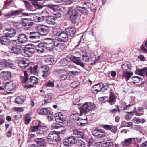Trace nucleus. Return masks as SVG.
I'll return each instance as SVG.
<instances>
[{"mask_svg":"<svg viewBox=\"0 0 147 147\" xmlns=\"http://www.w3.org/2000/svg\"><path fill=\"white\" fill-rule=\"evenodd\" d=\"M92 0H84L82 3L84 6H78L77 9H74L70 12V19L73 23L76 22L77 19L79 18L81 16V13L85 15L88 14L89 10L94 11L96 7H93L92 3H91Z\"/></svg>","mask_w":147,"mask_h":147,"instance_id":"nucleus-1","label":"nucleus"},{"mask_svg":"<svg viewBox=\"0 0 147 147\" xmlns=\"http://www.w3.org/2000/svg\"><path fill=\"white\" fill-rule=\"evenodd\" d=\"M24 76L21 78L22 82L23 83H27L28 85H25L24 88H29L33 87V85L38 83L39 79L34 76H31L29 79L28 75L26 71H24Z\"/></svg>","mask_w":147,"mask_h":147,"instance_id":"nucleus-2","label":"nucleus"},{"mask_svg":"<svg viewBox=\"0 0 147 147\" xmlns=\"http://www.w3.org/2000/svg\"><path fill=\"white\" fill-rule=\"evenodd\" d=\"M132 68L131 65L127 61L123 63L121 65V69L123 71L122 76L127 81L133 75V72L131 71Z\"/></svg>","mask_w":147,"mask_h":147,"instance_id":"nucleus-3","label":"nucleus"},{"mask_svg":"<svg viewBox=\"0 0 147 147\" xmlns=\"http://www.w3.org/2000/svg\"><path fill=\"white\" fill-rule=\"evenodd\" d=\"M46 39L49 40V44L51 46H53L55 49L58 51L60 52L62 51L65 47L64 44L59 42L57 40L51 38H46Z\"/></svg>","mask_w":147,"mask_h":147,"instance_id":"nucleus-4","label":"nucleus"},{"mask_svg":"<svg viewBox=\"0 0 147 147\" xmlns=\"http://www.w3.org/2000/svg\"><path fill=\"white\" fill-rule=\"evenodd\" d=\"M61 138L59 135L52 131L49 134L47 140L50 144H53L54 142H59Z\"/></svg>","mask_w":147,"mask_h":147,"instance_id":"nucleus-5","label":"nucleus"},{"mask_svg":"<svg viewBox=\"0 0 147 147\" xmlns=\"http://www.w3.org/2000/svg\"><path fill=\"white\" fill-rule=\"evenodd\" d=\"M35 29L42 36L47 35L50 31L49 27L44 25H40L36 26Z\"/></svg>","mask_w":147,"mask_h":147,"instance_id":"nucleus-6","label":"nucleus"},{"mask_svg":"<svg viewBox=\"0 0 147 147\" xmlns=\"http://www.w3.org/2000/svg\"><path fill=\"white\" fill-rule=\"evenodd\" d=\"M12 46L11 48L12 52L17 55L19 54L21 52V47L18 43L17 40H13L12 41Z\"/></svg>","mask_w":147,"mask_h":147,"instance_id":"nucleus-7","label":"nucleus"},{"mask_svg":"<svg viewBox=\"0 0 147 147\" xmlns=\"http://www.w3.org/2000/svg\"><path fill=\"white\" fill-rule=\"evenodd\" d=\"M54 72L56 74L59 75V78L61 80H65L67 78V72L65 69H57Z\"/></svg>","mask_w":147,"mask_h":147,"instance_id":"nucleus-8","label":"nucleus"},{"mask_svg":"<svg viewBox=\"0 0 147 147\" xmlns=\"http://www.w3.org/2000/svg\"><path fill=\"white\" fill-rule=\"evenodd\" d=\"M49 67L48 66H41L39 68L38 74L43 78H45L48 75V71L49 70Z\"/></svg>","mask_w":147,"mask_h":147,"instance_id":"nucleus-9","label":"nucleus"},{"mask_svg":"<svg viewBox=\"0 0 147 147\" xmlns=\"http://www.w3.org/2000/svg\"><path fill=\"white\" fill-rule=\"evenodd\" d=\"M76 138L74 136H71L66 138L64 144L66 146H71L77 142Z\"/></svg>","mask_w":147,"mask_h":147,"instance_id":"nucleus-10","label":"nucleus"},{"mask_svg":"<svg viewBox=\"0 0 147 147\" xmlns=\"http://www.w3.org/2000/svg\"><path fill=\"white\" fill-rule=\"evenodd\" d=\"M34 23L32 20L26 18H24L22 21V24L25 30L30 29Z\"/></svg>","mask_w":147,"mask_h":147,"instance_id":"nucleus-11","label":"nucleus"},{"mask_svg":"<svg viewBox=\"0 0 147 147\" xmlns=\"http://www.w3.org/2000/svg\"><path fill=\"white\" fill-rule=\"evenodd\" d=\"M24 11V9H20L18 10H12L10 11L9 13L5 15V16L8 18H14L17 15H21Z\"/></svg>","mask_w":147,"mask_h":147,"instance_id":"nucleus-12","label":"nucleus"},{"mask_svg":"<svg viewBox=\"0 0 147 147\" xmlns=\"http://www.w3.org/2000/svg\"><path fill=\"white\" fill-rule=\"evenodd\" d=\"M74 56L73 57V61L76 64L79 65L82 67H84V63L81 61V60L79 59L80 58L78 55H80V53L78 52H76L74 53Z\"/></svg>","mask_w":147,"mask_h":147,"instance_id":"nucleus-13","label":"nucleus"},{"mask_svg":"<svg viewBox=\"0 0 147 147\" xmlns=\"http://www.w3.org/2000/svg\"><path fill=\"white\" fill-rule=\"evenodd\" d=\"M73 115V116L76 115L75 116V117H74L73 118L75 120H76L77 121H79L77 123L78 125L81 126H84L87 123V121L86 120V118L84 119L80 117H77V116H78V114H75L74 115Z\"/></svg>","mask_w":147,"mask_h":147,"instance_id":"nucleus-14","label":"nucleus"},{"mask_svg":"<svg viewBox=\"0 0 147 147\" xmlns=\"http://www.w3.org/2000/svg\"><path fill=\"white\" fill-rule=\"evenodd\" d=\"M82 108L84 110L92 111L95 108V105L91 102H86L83 105Z\"/></svg>","mask_w":147,"mask_h":147,"instance_id":"nucleus-15","label":"nucleus"},{"mask_svg":"<svg viewBox=\"0 0 147 147\" xmlns=\"http://www.w3.org/2000/svg\"><path fill=\"white\" fill-rule=\"evenodd\" d=\"M16 40H18V43L19 42L21 43H25L28 40V34L26 35L24 34H19L18 36L17 39Z\"/></svg>","mask_w":147,"mask_h":147,"instance_id":"nucleus-16","label":"nucleus"},{"mask_svg":"<svg viewBox=\"0 0 147 147\" xmlns=\"http://www.w3.org/2000/svg\"><path fill=\"white\" fill-rule=\"evenodd\" d=\"M55 121L59 123H61L65 120L64 116L63 115L62 113L59 112L56 113L55 115Z\"/></svg>","mask_w":147,"mask_h":147,"instance_id":"nucleus-17","label":"nucleus"},{"mask_svg":"<svg viewBox=\"0 0 147 147\" xmlns=\"http://www.w3.org/2000/svg\"><path fill=\"white\" fill-rule=\"evenodd\" d=\"M11 77V73L9 71H3L0 73V78L6 81L10 79Z\"/></svg>","mask_w":147,"mask_h":147,"instance_id":"nucleus-18","label":"nucleus"},{"mask_svg":"<svg viewBox=\"0 0 147 147\" xmlns=\"http://www.w3.org/2000/svg\"><path fill=\"white\" fill-rule=\"evenodd\" d=\"M103 84L100 83L95 85L92 88V91L94 94H97L102 90Z\"/></svg>","mask_w":147,"mask_h":147,"instance_id":"nucleus-19","label":"nucleus"},{"mask_svg":"<svg viewBox=\"0 0 147 147\" xmlns=\"http://www.w3.org/2000/svg\"><path fill=\"white\" fill-rule=\"evenodd\" d=\"M131 79L133 81V82L135 84L138 86H140L143 83L142 78L139 77L134 76Z\"/></svg>","mask_w":147,"mask_h":147,"instance_id":"nucleus-20","label":"nucleus"},{"mask_svg":"<svg viewBox=\"0 0 147 147\" xmlns=\"http://www.w3.org/2000/svg\"><path fill=\"white\" fill-rule=\"evenodd\" d=\"M65 30L67 35L71 37L74 36L76 31V28L73 26L67 28Z\"/></svg>","mask_w":147,"mask_h":147,"instance_id":"nucleus-21","label":"nucleus"},{"mask_svg":"<svg viewBox=\"0 0 147 147\" xmlns=\"http://www.w3.org/2000/svg\"><path fill=\"white\" fill-rule=\"evenodd\" d=\"M5 35L0 37V43L3 45H8L11 42L10 40Z\"/></svg>","mask_w":147,"mask_h":147,"instance_id":"nucleus-22","label":"nucleus"},{"mask_svg":"<svg viewBox=\"0 0 147 147\" xmlns=\"http://www.w3.org/2000/svg\"><path fill=\"white\" fill-rule=\"evenodd\" d=\"M34 52L35 49H32L30 47L24 50L23 55L25 57H30L31 56V55L34 53Z\"/></svg>","mask_w":147,"mask_h":147,"instance_id":"nucleus-23","label":"nucleus"},{"mask_svg":"<svg viewBox=\"0 0 147 147\" xmlns=\"http://www.w3.org/2000/svg\"><path fill=\"white\" fill-rule=\"evenodd\" d=\"M5 89L7 90L12 91L16 86L15 84L12 82H7L5 84Z\"/></svg>","mask_w":147,"mask_h":147,"instance_id":"nucleus-24","label":"nucleus"},{"mask_svg":"<svg viewBox=\"0 0 147 147\" xmlns=\"http://www.w3.org/2000/svg\"><path fill=\"white\" fill-rule=\"evenodd\" d=\"M70 62L66 58H63L61 59L59 62V66L65 67H68Z\"/></svg>","mask_w":147,"mask_h":147,"instance_id":"nucleus-25","label":"nucleus"},{"mask_svg":"<svg viewBox=\"0 0 147 147\" xmlns=\"http://www.w3.org/2000/svg\"><path fill=\"white\" fill-rule=\"evenodd\" d=\"M53 129H59L57 132L59 134H62L65 133V129L63 127L59 125H53Z\"/></svg>","mask_w":147,"mask_h":147,"instance_id":"nucleus-26","label":"nucleus"},{"mask_svg":"<svg viewBox=\"0 0 147 147\" xmlns=\"http://www.w3.org/2000/svg\"><path fill=\"white\" fill-rule=\"evenodd\" d=\"M59 39L63 42H66L68 40V36L65 32H62L58 36Z\"/></svg>","mask_w":147,"mask_h":147,"instance_id":"nucleus-27","label":"nucleus"},{"mask_svg":"<svg viewBox=\"0 0 147 147\" xmlns=\"http://www.w3.org/2000/svg\"><path fill=\"white\" fill-rule=\"evenodd\" d=\"M52 30L54 35L58 36L62 32L61 29L58 26H55L52 27Z\"/></svg>","mask_w":147,"mask_h":147,"instance_id":"nucleus-28","label":"nucleus"},{"mask_svg":"<svg viewBox=\"0 0 147 147\" xmlns=\"http://www.w3.org/2000/svg\"><path fill=\"white\" fill-rule=\"evenodd\" d=\"M36 143L41 147H45L46 144L44 139L42 138H38L35 140Z\"/></svg>","mask_w":147,"mask_h":147,"instance_id":"nucleus-29","label":"nucleus"},{"mask_svg":"<svg viewBox=\"0 0 147 147\" xmlns=\"http://www.w3.org/2000/svg\"><path fill=\"white\" fill-rule=\"evenodd\" d=\"M8 32L5 34V35L8 38L13 37L16 32V30L13 28H11L7 30Z\"/></svg>","mask_w":147,"mask_h":147,"instance_id":"nucleus-30","label":"nucleus"},{"mask_svg":"<svg viewBox=\"0 0 147 147\" xmlns=\"http://www.w3.org/2000/svg\"><path fill=\"white\" fill-rule=\"evenodd\" d=\"M45 48L44 44L42 43H40L37 46L36 49L38 53H41L44 51Z\"/></svg>","mask_w":147,"mask_h":147,"instance_id":"nucleus-31","label":"nucleus"},{"mask_svg":"<svg viewBox=\"0 0 147 147\" xmlns=\"http://www.w3.org/2000/svg\"><path fill=\"white\" fill-rule=\"evenodd\" d=\"M19 66L22 69H24L28 67L29 65L28 61L26 59H22L19 62Z\"/></svg>","mask_w":147,"mask_h":147,"instance_id":"nucleus-32","label":"nucleus"},{"mask_svg":"<svg viewBox=\"0 0 147 147\" xmlns=\"http://www.w3.org/2000/svg\"><path fill=\"white\" fill-rule=\"evenodd\" d=\"M46 21L48 24L54 25L55 23V18L54 16H49L46 19Z\"/></svg>","mask_w":147,"mask_h":147,"instance_id":"nucleus-33","label":"nucleus"},{"mask_svg":"<svg viewBox=\"0 0 147 147\" xmlns=\"http://www.w3.org/2000/svg\"><path fill=\"white\" fill-rule=\"evenodd\" d=\"M44 61L47 64L51 65L53 64L54 59L52 56H49L45 59Z\"/></svg>","mask_w":147,"mask_h":147,"instance_id":"nucleus-34","label":"nucleus"},{"mask_svg":"<svg viewBox=\"0 0 147 147\" xmlns=\"http://www.w3.org/2000/svg\"><path fill=\"white\" fill-rule=\"evenodd\" d=\"M50 111L48 110V108H45L38 109L37 112L38 114L39 115H45L48 113Z\"/></svg>","mask_w":147,"mask_h":147,"instance_id":"nucleus-35","label":"nucleus"},{"mask_svg":"<svg viewBox=\"0 0 147 147\" xmlns=\"http://www.w3.org/2000/svg\"><path fill=\"white\" fill-rule=\"evenodd\" d=\"M133 138H130L125 139L124 141L121 142V144L123 146H128L131 143Z\"/></svg>","mask_w":147,"mask_h":147,"instance_id":"nucleus-36","label":"nucleus"},{"mask_svg":"<svg viewBox=\"0 0 147 147\" xmlns=\"http://www.w3.org/2000/svg\"><path fill=\"white\" fill-rule=\"evenodd\" d=\"M115 102L114 94L113 92H111L109 96L108 102L111 105H112L114 104Z\"/></svg>","mask_w":147,"mask_h":147,"instance_id":"nucleus-37","label":"nucleus"},{"mask_svg":"<svg viewBox=\"0 0 147 147\" xmlns=\"http://www.w3.org/2000/svg\"><path fill=\"white\" fill-rule=\"evenodd\" d=\"M47 7L54 11L59 9V7L57 5H53L50 4H48L47 5Z\"/></svg>","mask_w":147,"mask_h":147,"instance_id":"nucleus-38","label":"nucleus"},{"mask_svg":"<svg viewBox=\"0 0 147 147\" xmlns=\"http://www.w3.org/2000/svg\"><path fill=\"white\" fill-rule=\"evenodd\" d=\"M135 103L134 100V99H131V102L130 104L128 105H125L123 108L124 110H128L130 109H131V107Z\"/></svg>","mask_w":147,"mask_h":147,"instance_id":"nucleus-39","label":"nucleus"},{"mask_svg":"<svg viewBox=\"0 0 147 147\" xmlns=\"http://www.w3.org/2000/svg\"><path fill=\"white\" fill-rule=\"evenodd\" d=\"M24 100V97L21 96L17 97L15 99V101L17 103L21 104L23 102Z\"/></svg>","mask_w":147,"mask_h":147,"instance_id":"nucleus-40","label":"nucleus"},{"mask_svg":"<svg viewBox=\"0 0 147 147\" xmlns=\"http://www.w3.org/2000/svg\"><path fill=\"white\" fill-rule=\"evenodd\" d=\"M31 117L30 115H25L24 123L26 125H28L30 122Z\"/></svg>","mask_w":147,"mask_h":147,"instance_id":"nucleus-41","label":"nucleus"},{"mask_svg":"<svg viewBox=\"0 0 147 147\" xmlns=\"http://www.w3.org/2000/svg\"><path fill=\"white\" fill-rule=\"evenodd\" d=\"M82 53H83L82 60L85 62L88 61L89 60V57L86 53V51H82Z\"/></svg>","mask_w":147,"mask_h":147,"instance_id":"nucleus-42","label":"nucleus"},{"mask_svg":"<svg viewBox=\"0 0 147 147\" xmlns=\"http://www.w3.org/2000/svg\"><path fill=\"white\" fill-rule=\"evenodd\" d=\"M133 119L136 122L135 123L136 124H138L140 123H143L146 121L144 119H138L136 117H134Z\"/></svg>","mask_w":147,"mask_h":147,"instance_id":"nucleus-43","label":"nucleus"},{"mask_svg":"<svg viewBox=\"0 0 147 147\" xmlns=\"http://www.w3.org/2000/svg\"><path fill=\"white\" fill-rule=\"evenodd\" d=\"M39 130L41 131L42 132L45 131L47 129V127L43 125L41 123H39Z\"/></svg>","mask_w":147,"mask_h":147,"instance_id":"nucleus-44","label":"nucleus"},{"mask_svg":"<svg viewBox=\"0 0 147 147\" xmlns=\"http://www.w3.org/2000/svg\"><path fill=\"white\" fill-rule=\"evenodd\" d=\"M145 68L143 69H139L136 70L135 71L136 74H138L140 76H142L144 74Z\"/></svg>","mask_w":147,"mask_h":147,"instance_id":"nucleus-45","label":"nucleus"},{"mask_svg":"<svg viewBox=\"0 0 147 147\" xmlns=\"http://www.w3.org/2000/svg\"><path fill=\"white\" fill-rule=\"evenodd\" d=\"M39 123L36 126L32 127L30 128V130L31 132H35L39 130Z\"/></svg>","mask_w":147,"mask_h":147,"instance_id":"nucleus-46","label":"nucleus"},{"mask_svg":"<svg viewBox=\"0 0 147 147\" xmlns=\"http://www.w3.org/2000/svg\"><path fill=\"white\" fill-rule=\"evenodd\" d=\"M103 131V130L101 129L96 128L94 130L92 131V134L94 136L97 137L99 131Z\"/></svg>","mask_w":147,"mask_h":147,"instance_id":"nucleus-47","label":"nucleus"},{"mask_svg":"<svg viewBox=\"0 0 147 147\" xmlns=\"http://www.w3.org/2000/svg\"><path fill=\"white\" fill-rule=\"evenodd\" d=\"M77 144L78 147H86L84 142L81 140H78Z\"/></svg>","mask_w":147,"mask_h":147,"instance_id":"nucleus-48","label":"nucleus"},{"mask_svg":"<svg viewBox=\"0 0 147 147\" xmlns=\"http://www.w3.org/2000/svg\"><path fill=\"white\" fill-rule=\"evenodd\" d=\"M104 145L105 147H112V142L110 140L106 141L104 143Z\"/></svg>","mask_w":147,"mask_h":147,"instance_id":"nucleus-49","label":"nucleus"},{"mask_svg":"<svg viewBox=\"0 0 147 147\" xmlns=\"http://www.w3.org/2000/svg\"><path fill=\"white\" fill-rule=\"evenodd\" d=\"M38 66L37 65H35L34 67L33 68L31 69V73H33L34 74H37L38 73Z\"/></svg>","mask_w":147,"mask_h":147,"instance_id":"nucleus-50","label":"nucleus"},{"mask_svg":"<svg viewBox=\"0 0 147 147\" xmlns=\"http://www.w3.org/2000/svg\"><path fill=\"white\" fill-rule=\"evenodd\" d=\"M132 129L134 130H136L140 131V133L143 132L142 129L141 127H140L138 125H134L132 127Z\"/></svg>","mask_w":147,"mask_h":147,"instance_id":"nucleus-51","label":"nucleus"},{"mask_svg":"<svg viewBox=\"0 0 147 147\" xmlns=\"http://www.w3.org/2000/svg\"><path fill=\"white\" fill-rule=\"evenodd\" d=\"M23 1L24 2L26 7L28 10H30L31 7V4L29 2L26 1L24 0Z\"/></svg>","mask_w":147,"mask_h":147,"instance_id":"nucleus-52","label":"nucleus"},{"mask_svg":"<svg viewBox=\"0 0 147 147\" xmlns=\"http://www.w3.org/2000/svg\"><path fill=\"white\" fill-rule=\"evenodd\" d=\"M100 125L106 130H110L111 128V125Z\"/></svg>","mask_w":147,"mask_h":147,"instance_id":"nucleus-53","label":"nucleus"},{"mask_svg":"<svg viewBox=\"0 0 147 147\" xmlns=\"http://www.w3.org/2000/svg\"><path fill=\"white\" fill-rule=\"evenodd\" d=\"M48 114H49L47 116L48 119L50 121H51L53 119V112L50 111Z\"/></svg>","mask_w":147,"mask_h":147,"instance_id":"nucleus-54","label":"nucleus"},{"mask_svg":"<svg viewBox=\"0 0 147 147\" xmlns=\"http://www.w3.org/2000/svg\"><path fill=\"white\" fill-rule=\"evenodd\" d=\"M4 65L7 67H10L12 69H14V65L11 62H6L4 63Z\"/></svg>","mask_w":147,"mask_h":147,"instance_id":"nucleus-55","label":"nucleus"},{"mask_svg":"<svg viewBox=\"0 0 147 147\" xmlns=\"http://www.w3.org/2000/svg\"><path fill=\"white\" fill-rule=\"evenodd\" d=\"M46 85L47 87H54V82L49 80L46 83Z\"/></svg>","mask_w":147,"mask_h":147,"instance_id":"nucleus-56","label":"nucleus"},{"mask_svg":"<svg viewBox=\"0 0 147 147\" xmlns=\"http://www.w3.org/2000/svg\"><path fill=\"white\" fill-rule=\"evenodd\" d=\"M98 133V135L97 136V137L98 138H103L105 137V133L103 131V130L99 131Z\"/></svg>","mask_w":147,"mask_h":147,"instance_id":"nucleus-57","label":"nucleus"},{"mask_svg":"<svg viewBox=\"0 0 147 147\" xmlns=\"http://www.w3.org/2000/svg\"><path fill=\"white\" fill-rule=\"evenodd\" d=\"M90 59L92 61H96V56L94 53H91L90 55Z\"/></svg>","mask_w":147,"mask_h":147,"instance_id":"nucleus-58","label":"nucleus"},{"mask_svg":"<svg viewBox=\"0 0 147 147\" xmlns=\"http://www.w3.org/2000/svg\"><path fill=\"white\" fill-rule=\"evenodd\" d=\"M32 2V3L34 5V6L38 7H39L40 5L38 4L37 3V0H30Z\"/></svg>","mask_w":147,"mask_h":147,"instance_id":"nucleus-59","label":"nucleus"},{"mask_svg":"<svg viewBox=\"0 0 147 147\" xmlns=\"http://www.w3.org/2000/svg\"><path fill=\"white\" fill-rule=\"evenodd\" d=\"M117 127L116 126H111V132L115 134L117 130Z\"/></svg>","mask_w":147,"mask_h":147,"instance_id":"nucleus-60","label":"nucleus"},{"mask_svg":"<svg viewBox=\"0 0 147 147\" xmlns=\"http://www.w3.org/2000/svg\"><path fill=\"white\" fill-rule=\"evenodd\" d=\"M42 14L43 15V16H42L46 18V19L47 17H49V12L47 10L44 11H42Z\"/></svg>","mask_w":147,"mask_h":147,"instance_id":"nucleus-61","label":"nucleus"},{"mask_svg":"<svg viewBox=\"0 0 147 147\" xmlns=\"http://www.w3.org/2000/svg\"><path fill=\"white\" fill-rule=\"evenodd\" d=\"M28 39L29 38L30 39H38L40 38L39 36H35L32 35H28Z\"/></svg>","mask_w":147,"mask_h":147,"instance_id":"nucleus-62","label":"nucleus"},{"mask_svg":"<svg viewBox=\"0 0 147 147\" xmlns=\"http://www.w3.org/2000/svg\"><path fill=\"white\" fill-rule=\"evenodd\" d=\"M140 51L144 53H147V50L145 48L144 46L143 45L141 46Z\"/></svg>","mask_w":147,"mask_h":147,"instance_id":"nucleus-63","label":"nucleus"},{"mask_svg":"<svg viewBox=\"0 0 147 147\" xmlns=\"http://www.w3.org/2000/svg\"><path fill=\"white\" fill-rule=\"evenodd\" d=\"M109 86L107 84H103V86H102V90H107Z\"/></svg>","mask_w":147,"mask_h":147,"instance_id":"nucleus-64","label":"nucleus"}]
</instances>
